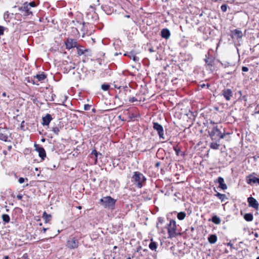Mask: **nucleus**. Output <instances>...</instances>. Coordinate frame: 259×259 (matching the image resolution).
Instances as JSON below:
<instances>
[{
    "mask_svg": "<svg viewBox=\"0 0 259 259\" xmlns=\"http://www.w3.org/2000/svg\"><path fill=\"white\" fill-rule=\"evenodd\" d=\"M176 222L175 221L171 220L169 223L167 225V231L169 235L168 238H174L176 237L179 233L176 232Z\"/></svg>",
    "mask_w": 259,
    "mask_h": 259,
    "instance_id": "obj_4",
    "label": "nucleus"
},
{
    "mask_svg": "<svg viewBox=\"0 0 259 259\" xmlns=\"http://www.w3.org/2000/svg\"><path fill=\"white\" fill-rule=\"evenodd\" d=\"M8 137L7 131L0 130V140L7 142L8 141Z\"/></svg>",
    "mask_w": 259,
    "mask_h": 259,
    "instance_id": "obj_19",
    "label": "nucleus"
},
{
    "mask_svg": "<svg viewBox=\"0 0 259 259\" xmlns=\"http://www.w3.org/2000/svg\"><path fill=\"white\" fill-rule=\"evenodd\" d=\"M211 123H213V124H214V122H212V121H211Z\"/></svg>",
    "mask_w": 259,
    "mask_h": 259,
    "instance_id": "obj_61",
    "label": "nucleus"
},
{
    "mask_svg": "<svg viewBox=\"0 0 259 259\" xmlns=\"http://www.w3.org/2000/svg\"><path fill=\"white\" fill-rule=\"evenodd\" d=\"M227 246H230L231 248H232L233 246V245L231 243L229 242L227 243Z\"/></svg>",
    "mask_w": 259,
    "mask_h": 259,
    "instance_id": "obj_45",
    "label": "nucleus"
},
{
    "mask_svg": "<svg viewBox=\"0 0 259 259\" xmlns=\"http://www.w3.org/2000/svg\"><path fill=\"white\" fill-rule=\"evenodd\" d=\"M218 239L217 236L215 234H211L208 237V241L210 244L215 243Z\"/></svg>",
    "mask_w": 259,
    "mask_h": 259,
    "instance_id": "obj_20",
    "label": "nucleus"
},
{
    "mask_svg": "<svg viewBox=\"0 0 259 259\" xmlns=\"http://www.w3.org/2000/svg\"><path fill=\"white\" fill-rule=\"evenodd\" d=\"M142 249V247H141V246H140L139 247H138V248L137 251V252H139V250H140V249Z\"/></svg>",
    "mask_w": 259,
    "mask_h": 259,
    "instance_id": "obj_47",
    "label": "nucleus"
},
{
    "mask_svg": "<svg viewBox=\"0 0 259 259\" xmlns=\"http://www.w3.org/2000/svg\"><path fill=\"white\" fill-rule=\"evenodd\" d=\"M35 150L38 152L39 156L42 160H44L45 158L46 157V153L44 148L36 145H35Z\"/></svg>",
    "mask_w": 259,
    "mask_h": 259,
    "instance_id": "obj_13",
    "label": "nucleus"
},
{
    "mask_svg": "<svg viewBox=\"0 0 259 259\" xmlns=\"http://www.w3.org/2000/svg\"><path fill=\"white\" fill-rule=\"evenodd\" d=\"M28 181V179L27 178L24 179L23 178H20L18 180V182L20 184H22L25 182V180Z\"/></svg>",
    "mask_w": 259,
    "mask_h": 259,
    "instance_id": "obj_35",
    "label": "nucleus"
},
{
    "mask_svg": "<svg viewBox=\"0 0 259 259\" xmlns=\"http://www.w3.org/2000/svg\"><path fill=\"white\" fill-rule=\"evenodd\" d=\"M124 55L128 56L131 59H133L135 62H138L139 61V58L134 55V54L132 52L130 53L129 55H128L127 53H125Z\"/></svg>",
    "mask_w": 259,
    "mask_h": 259,
    "instance_id": "obj_26",
    "label": "nucleus"
},
{
    "mask_svg": "<svg viewBox=\"0 0 259 259\" xmlns=\"http://www.w3.org/2000/svg\"><path fill=\"white\" fill-rule=\"evenodd\" d=\"M205 61L206 63H207L208 65H210V64L209 63H208V61L207 60L205 59Z\"/></svg>",
    "mask_w": 259,
    "mask_h": 259,
    "instance_id": "obj_48",
    "label": "nucleus"
},
{
    "mask_svg": "<svg viewBox=\"0 0 259 259\" xmlns=\"http://www.w3.org/2000/svg\"><path fill=\"white\" fill-rule=\"evenodd\" d=\"M46 77V75L44 72H42L41 74L33 76L31 78V81L29 80V81L32 82L33 84L39 85V82H43Z\"/></svg>",
    "mask_w": 259,
    "mask_h": 259,
    "instance_id": "obj_6",
    "label": "nucleus"
},
{
    "mask_svg": "<svg viewBox=\"0 0 259 259\" xmlns=\"http://www.w3.org/2000/svg\"><path fill=\"white\" fill-rule=\"evenodd\" d=\"M137 101H138L137 99L135 97H132V98H130L129 99V102L131 103H133V102Z\"/></svg>",
    "mask_w": 259,
    "mask_h": 259,
    "instance_id": "obj_36",
    "label": "nucleus"
},
{
    "mask_svg": "<svg viewBox=\"0 0 259 259\" xmlns=\"http://www.w3.org/2000/svg\"><path fill=\"white\" fill-rule=\"evenodd\" d=\"M160 164V162H156L155 164V167H158L159 166Z\"/></svg>",
    "mask_w": 259,
    "mask_h": 259,
    "instance_id": "obj_44",
    "label": "nucleus"
},
{
    "mask_svg": "<svg viewBox=\"0 0 259 259\" xmlns=\"http://www.w3.org/2000/svg\"><path fill=\"white\" fill-rule=\"evenodd\" d=\"M11 148V146L9 147V149H10Z\"/></svg>",
    "mask_w": 259,
    "mask_h": 259,
    "instance_id": "obj_57",
    "label": "nucleus"
},
{
    "mask_svg": "<svg viewBox=\"0 0 259 259\" xmlns=\"http://www.w3.org/2000/svg\"><path fill=\"white\" fill-rule=\"evenodd\" d=\"M149 51L150 52H153L154 51L152 48H150L149 49Z\"/></svg>",
    "mask_w": 259,
    "mask_h": 259,
    "instance_id": "obj_46",
    "label": "nucleus"
},
{
    "mask_svg": "<svg viewBox=\"0 0 259 259\" xmlns=\"http://www.w3.org/2000/svg\"><path fill=\"white\" fill-rule=\"evenodd\" d=\"M255 236L256 237H257V236H258V235H257V234L256 233L255 234Z\"/></svg>",
    "mask_w": 259,
    "mask_h": 259,
    "instance_id": "obj_56",
    "label": "nucleus"
},
{
    "mask_svg": "<svg viewBox=\"0 0 259 259\" xmlns=\"http://www.w3.org/2000/svg\"><path fill=\"white\" fill-rule=\"evenodd\" d=\"M186 213L185 212H180L178 213L177 218L179 220H183L186 217Z\"/></svg>",
    "mask_w": 259,
    "mask_h": 259,
    "instance_id": "obj_29",
    "label": "nucleus"
},
{
    "mask_svg": "<svg viewBox=\"0 0 259 259\" xmlns=\"http://www.w3.org/2000/svg\"><path fill=\"white\" fill-rule=\"evenodd\" d=\"M227 8H228V6L226 4H224L221 7V10L223 12H225L227 11Z\"/></svg>",
    "mask_w": 259,
    "mask_h": 259,
    "instance_id": "obj_34",
    "label": "nucleus"
},
{
    "mask_svg": "<svg viewBox=\"0 0 259 259\" xmlns=\"http://www.w3.org/2000/svg\"><path fill=\"white\" fill-rule=\"evenodd\" d=\"M164 222V219L162 217L158 218V223H157V227L158 228L159 224H162Z\"/></svg>",
    "mask_w": 259,
    "mask_h": 259,
    "instance_id": "obj_33",
    "label": "nucleus"
},
{
    "mask_svg": "<svg viewBox=\"0 0 259 259\" xmlns=\"http://www.w3.org/2000/svg\"><path fill=\"white\" fill-rule=\"evenodd\" d=\"M149 247L152 250H156L157 248V243L151 240V242L149 244Z\"/></svg>",
    "mask_w": 259,
    "mask_h": 259,
    "instance_id": "obj_27",
    "label": "nucleus"
},
{
    "mask_svg": "<svg viewBox=\"0 0 259 259\" xmlns=\"http://www.w3.org/2000/svg\"><path fill=\"white\" fill-rule=\"evenodd\" d=\"M246 181L249 185L253 184L259 185V178L254 177L252 174L249 175L246 177Z\"/></svg>",
    "mask_w": 259,
    "mask_h": 259,
    "instance_id": "obj_12",
    "label": "nucleus"
},
{
    "mask_svg": "<svg viewBox=\"0 0 259 259\" xmlns=\"http://www.w3.org/2000/svg\"><path fill=\"white\" fill-rule=\"evenodd\" d=\"M218 182L219 184V188L224 190L227 189V186L225 183L224 180L222 177H219L218 178Z\"/></svg>",
    "mask_w": 259,
    "mask_h": 259,
    "instance_id": "obj_15",
    "label": "nucleus"
},
{
    "mask_svg": "<svg viewBox=\"0 0 259 259\" xmlns=\"http://www.w3.org/2000/svg\"><path fill=\"white\" fill-rule=\"evenodd\" d=\"M2 96L3 97H6V93L5 92H4L3 94H2Z\"/></svg>",
    "mask_w": 259,
    "mask_h": 259,
    "instance_id": "obj_49",
    "label": "nucleus"
},
{
    "mask_svg": "<svg viewBox=\"0 0 259 259\" xmlns=\"http://www.w3.org/2000/svg\"><path fill=\"white\" fill-rule=\"evenodd\" d=\"M78 240L74 237H72L67 241L66 246L70 249H75L78 247Z\"/></svg>",
    "mask_w": 259,
    "mask_h": 259,
    "instance_id": "obj_7",
    "label": "nucleus"
},
{
    "mask_svg": "<svg viewBox=\"0 0 259 259\" xmlns=\"http://www.w3.org/2000/svg\"><path fill=\"white\" fill-rule=\"evenodd\" d=\"M256 259H259V256H257Z\"/></svg>",
    "mask_w": 259,
    "mask_h": 259,
    "instance_id": "obj_59",
    "label": "nucleus"
},
{
    "mask_svg": "<svg viewBox=\"0 0 259 259\" xmlns=\"http://www.w3.org/2000/svg\"><path fill=\"white\" fill-rule=\"evenodd\" d=\"M15 7H17L18 10L21 12V15L25 17H27L29 15L32 16L33 15L32 12L31 11V10H29L28 8L27 2L24 3L21 6H18Z\"/></svg>",
    "mask_w": 259,
    "mask_h": 259,
    "instance_id": "obj_5",
    "label": "nucleus"
},
{
    "mask_svg": "<svg viewBox=\"0 0 259 259\" xmlns=\"http://www.w3.org/2000/svg\"><path fill=\"white\" fill-rule=\"evenodd\" d=\"M223 131H224V129ZM208 133L211 140L215 141H219L220 139L225 138L226 135L229 134L228 133H225L224 132L222 133L218 126H214Z\"/></svg>",
    "mask_w": 259,
    "mask_h": 259,
    "instance_id": "obj_1",
    "label": "nucleus"
},
{
    "mask_svg": "<svg viewBox=\"0 0 259 259\" xmlns=\"http://www.w3.org/2000/svg\"><path fill=\"white\" fill-rule=\"evenodd\" d=\"M2 218L3 221L5 223H8L10 221V217L7 214H3L2 216Z\"/></svg>",
    "mask_w": 259,
    "mask_h": 259,
    "instance_id": "obj_28",
    "label": "nucleus"
},
{
    "mask_svg": "<svg viewBox=\"0 0 259 259\" xmlns=\"http://www.w3.org/2000/svg\"><path fill=\"white\" fill-rule=\"evenodd\" d=\"M146 180L145 176L139 171H135L132 178V181L137 188H141Z\"/></svg>",
    "mask_w": 259,
    "mask_h": 259,
    "instance_id": "obj_2",
    "label": "nucleus"
},
{
    "mask_svg": "<svg viewBox=\"0 0 259 259\" xmlns=\"http://www.w3.org/2000/svg\"><path fill=\"white\" fill-rule=\"evenodd\" d=\"M17 198H18V199L19 200H21L22 198V195L21 194H18L17 195Z\"/></svg>",
    "mask_w": 259,
    "mask_h": 259,
    "instance_id": "obj_41",
    "label": "nucleus"
},
{
    "mask_svg": "<svg viewBox=\"0 0 259 259\" xmlns=\"http://www.w3.org/2000/svg\"><path fill=\"white\" fill-rule=\"evenodd\" d=\"M228 74H232V72L228 73Z\"/></svg>",
    "mask_w": 259,
    "mask_h": 259,
    "instance_id": "obj_60",
    "label": "nucleus"
},
{
    "mask_svg": "<svg viewBox=\"0 0 259 259\" xmlns=\"http://www.w3.org/2000/svg\"><path fill=\"white\" fill-rule=\"evenodd\" d=\"M170 35V33L169 30L167 28H164L161 31V36L162 37L168 39L169 38Z\"/></svg>",
    "mask_w": 259,
    "mask_h": 259,
    "instance_id": "obj_16",
    "label": "nucleus"
},
{
    "mask_svg": "<svg viewBox=\"0 0 259 259\" xmlns=\"http://www.w3.org/2000/svg\"><path fill=\"white\" fill-rule=\"evenodd\" d=\"M114 55L117 56V55H118V54L117 53H115Z\"/></svg>",
    "mask_w": 259,
    "mask_h": 259,
    "instance_id": "obj_55",
    "label": "nucleus"
},
{
    "mask_svg": "<svg viewBox=\"0 0 259 259\" xmlns=\"http://www.w3.org/2000/svg\"><path fill=\"white\" fill-rule=\"evenodd\" d=\"M253 218V215L251 213H245L244 215V219L247 222H250L252 221Z\"/></svg>",
    "mask_w": 259,
    "mask_h": 259,
    "instance_id": "obj_22",
    "label": "nucleus"
},
{
    "mask_svg": "<svg viewBox=\"0 0 259 259\" xmlns=\"http://www.w3.org/2000/svg\"><path fill=\"white\" fill-rule=\"evenodd\" d=\"M35 170L36 171H37V170H38V168L37 167H36V168H35Z\"/></svg>",
    "mask_w": 259,
    "mask_h": 259,
    "instance_id": "obj_54",
    "label": "nucleus"
},
{
    "mask_svg": "<svg viewBox=\"0 0 259 259\" xmlns=\"http://www.w3.org/2000/svg\"><path fill=\"white\" fill-rule=\"evenodd\" d=\"M127 259H131V258L130 257H128V258H127Z\"/></svg>",
    "mask_w": 259,
    "mask_h": 259,
    "instance_id": "obj_58",
    "label": "nucleus"
},
{
    "mask_svg": "<svg viewBox=\"0 0 259 259\" xmlns=\"http://www.w3.org/2000/svg\"><path fill=\"white\" fill-rule=\"evenodd\" d=\"M116 200L110 196H106L100 199L102 205L105 207L113 209Z\"/></svg>",
    "mask_w": 259,
    "mask_h": 259,
    "instance_id": "obj_3",
    "label": "nucleus"
},
{
    "mask_svg": "<svg viewBox=\"0 0 259 259\" xmlns=\"http://www.w3.org/2000/svg\"><path fill=\"white\" fill-rule=\"evenodd\" d=\"M247 202L248 203L249 206L251 207L256 210L258 209L259 203L255 198L252 197H249L247 198Z\"/></svg>",
    "mask_w": 259,
    "mask_h": 259,
    "instance_id": "obj_9",
    "label": "nucleus"
},
{
    "mask_svg": "<svg viewBox=\"0 0 259 259\" xmlns=\"http://www.w3.org/2000/svg\"><path fill=\"white\" fill-rule=\"evenodd\" d=\"M231 32L233 34V35L232 36V38L235 37L237 39H239L242 37L243 34L241 30L236 29L231 31Z\"/></svg>",
    "mask_w": 259,
    "mask_h": 259,
    "instance_id": "obj_14",
    "label": "nucleus"
},
{
    "mask_svg": "<svg viewBox=\"0 0 259 259\" xmlns=\"http://www.w3.org/2000/svg\"><path fill=\"white\" fill-rule=\"evenodd\" d=\"M211 221L215 224L219 225L221 223V220L217 215H214L211 218Z\"/></svg>",
    "mask_w": 259,
    "mask_h": 259,
    "instance_id": "obj_24",
    "label": "nucleus"
},
{
    "mask_svg": "<svg viewBox=\"0 0 259 259\" xmlns=\"http://www.w3.org/2000/svg\"><path fill=\"white\" fill-rule=\"evenodd\" d=\"M222 95L227 101H230L233 97V92L230 89H225L222 91Z\"/></svg>",
    "mask_w": 259,
    "mask_h": 259,
    "instance_id": "obj_10",
    "label": "nucleus"
},
{
    "mask_svg": "<svg viewBox=\"0 0 259 259\" xmlns=\"http://www.w3.org/2000/svg\"><path fill=\"white\" fill-rule=\"evenodd\" d=\"M65 43L66 49L68 50H70L75 47L76 48V47L77 46V41L74 39L68 38L67 39Z\"/></svg>",
    "mask_w": 259,
    "mask_h": 259,
    "instance_id": "obj_11",
    "label": "nucleus"
},
{
    "mask_svg": "<svg viewBox=\"0 0 259 259\" xmlns=\"http://www.w3.org/2000/svg\"><path fill=\"white\" fill-rule=\"evenodd\" d=\"M91 107V106L89 104H85L84 105V110H89Z\"/></svg>",
    "mask_w": 259,
    "mask_h": 259,
    "instance_id": "obj_37",
    "label": "nucleus"
},
{
    "mask_svg": "<svg viewBox=\"0 0 259 259\" xmlns=\"http://www.w3.org/2000/svg\"><path fill=\"white\" fill-rule=\"evenodd\" d=\"M27 5L29 10H31V7H35L36 6V4L34 2H31L30 3L27 2Z\"/></svg>",
    "mask_w": 259,
    "mask_h": 259,
    "instance_id": "obj_31",
    "label": "nucleus"
},
{
    "mask_svg": "<svg viewBox=\"0 0 259 259\" xmlns=\"http://www.w3.org/2000/svg\"><path fill=\"white\" fill-rule=\"evenodd\" d=\"M242 71L243 72H247L248 71V68L246 66H243L242 67Z\"/></svg>",
    "mask_w": 259,
    "mask_h": 259,
    "instance_id": "obj_40",
    "label": "nucleus"
},
{
    "mask_svg": "<svg viewBox=\"0 0 259 259\" xmlns=\"http://www.w3.org/2000/svg\"><path fill=\"white\" fill-rule=\"evenodd\" d=\"M153 127L156 131L160 138L164 139L163 126L158 122H153Z\"/></svg>",
    "mask_w": 259,
    "mask_h": 259,
    "instance_id": "obj_8",
    "label": "nucleus"
},
{
    "mask_svg": "<svg viewBox=\"0 0 259 259\" xmlns=\"http://www.w3.org/2000/svg\"><path fill=\"white\" fill-rule=\"evenodd\" d=\"M52 131L56 135H58L59 133L60 132V128L59 127H54L52 128Z\"/></svg>",
    "mask_w": 259,
    "mask_h": 259,
    "instance_id": "obj_32",
    "label": "nucleus"
},
{
    "mask_svg": "<svg viewBox=\"0 0 259 259\" xmlns=\"http://www.w3.org/2000/svg\"><path fill=\"white\" fill-rule=\"evenodd\" d=\"M214 142L210 143V147L213 149H218L220 147V144L218 143V141H213Z\"/></svg>",
    "mask_w": 259,
    "mask_h": 259,
    "instance_id": "obj_25",
    "label": "nucleus"
},
{
    "mask_svg": "<svg viewBox=\"0 0 259 259\" xmlns=\"http://www.w3.org/2000/svg\"><path fill=\"white\" fill-rule=\"evenodd\" d=\"M52 118L51 115L49 114H47L45 117H42V123L44 125H48L52 120Z\"/></svg>",
    "mask_w": 259,
    "mask_h": 259,
    "instance_id": "obj_17",
    "label": "nucleus"
},
{
    "mask_svg": "<svg viewBox=\"0 0 259 259\" xmlns=\"http://www.w3.org/2000/svg\"><path fill=\"white\" fill-rule=\"evenodd\" d=\"M92 154L94 155L97 158L98 154V152L96 150H94L92 152Z\"/></svg>",
    "mask_w": 259,
    "mask_h": 259,
    "instance_id": "obj_39",
    "label": "nucleus"
},
{
    "mask_svg": "<svg viewBox=\"0 0 259 259\" xmlns=\"http://www.w3.org/2000/svg\"><path fill=\"white\" fill-rule=\"evenodd\" d=\"M76 49L77 51V54L79 56L85 54L86 53L89 51V49H84L82 46H77Z\"/></svg>",
    "mask_w": 259,
    "mask_h": 259,
    "instance_id": "obj_18",
    "label": "nucleus"
},
{
    "mask_svg": "<svg viewBox=\"0 0 259 259\" xmlns=\"http://www.w3.org/2000/svg\"><path fill=\"white\" fill-rule=\"evenodd\" d=\"M48 229V228H42L40 231H42L44 233H46V231H47Z\"/></svg>",
    "mask_w": 259,
    "mask_h": 259,
    "instance_id": "obj_43",
    "label": "nucleus"
},
{
    "mask_svg": "<svg viewBox=\"0 0 259 259\" xmlns=\"http://www.w3.org/2000/svg\"><path fill=\"white\" fill-rule=\"evenodd\" d=\"M110 86L109 84H103L101 85V89L104 91H107L110 89Z\"/></svg>",
    "mask_w": 259,
    "mask_h": 259,
    "instance_id": "obj_30",
    "label": "nucleus"
},
{
    "mask_svg": "<svg viewBox=\"0 0 259 259\" xmlns=\"http://www.w3.org/2000/svg\"><path fill=\"white\" fill-rule=\"evenodd\" d=\"M42 218L45 220V223H47L51 220L52 216L51 214H49L45 211L43 213Z\"/></svg>",
    "mask_w": 259,
    "mask_h": 259,
    "instance_id": "obj_21",
    "label": "nucleus"
},
{
    "mask_svg": "<svg viewBox=\"0 0 259 259\" xmlns=\"http://www.w3.org/2000/svg\"><path fill=\"white\" fill-rule=\"evenodd\" d=\"M8 12H7V13H5L4 14V19H6L9 16V14L8 13Z\"/></svg>",
    "mask_w": 259,
    "mask_h": 259,
    "instance_id": "obj_42",
    "label": "nucleus"
},
{
    "mask_svg": "<svg viewBox=\"0 0 259 259\" xmlns=\"http://www.w3.org/2000/svg\"><path fill=\"white\" fill-rule=\"evenodd\" d=\"M4 259H9V256L8 255H6L4 256Z\"/></svg>",
    "mask_w": 259,
    "mask_h": 259,
    "instance_id": "obj_50",
    "label": "nucleus"
},
{
    "mask_svg": "<svg viewBox=\"0 0 259 259\" xmlns=\"http://www.w3.org/2000/svg\"><path fill=\"white\" fill-rule=\"evenodd\" d=\"M4 27L0 26V36L4 34Z\"/></svg>",
    "mask_w": 259,
    "mask_h": 259,
    "instance_id": "obj_38",
    "label": "nucleus"
},
{
    "mask_svg": "<svg viewBox=\"0 0 259 259\" xmlns=\"http://www.w3.org/2000/svg\"><path fill=\"white\" fill-rule=\"evenodd\" d=\"M214 195L218 197L221 200L222 202L224 201L225 200L227 199V197L225 194H221L219 192H217V193Z\"/></svg>",
    "mask_w": 259,
    "mask_h": 259,
    "instance_id": "obj_23",
    "label": "nucleus"
},
{
    "mask_svg": "<svg viewBox=\"0 0 259 259\" xmlns=\"http://www.w3.org/2000/svg\"><path fill=\"white\" fill-rule=\"evenodd\" d=\"M144 251H147V249H144Z\"/></svg>",
    "mask_w": 259,
    "mask_h": 259,
    "instance_id": "obj_62",
    "label": "nucleus"
},
{
    "mask_svg": "<svg viewBox=\"0 0 259 259\" xmlns=\"http://www.w3.org/2000/svg\"><path fill=\"white\" fill-rule=\"evenodd\" d=\"M114 87L115 88H118V89H120V87H117L116 85H114Z\"/></svg>",
    "mask_w": 259,
    "mask_h": 259,
    "instance_id": "obj_51",
    "label": "nucleus"
},
{
    "mask_svg": "<svg viewBox=\"0 0 259 259\" xmlns=\"http://www.w3.org/2000/svg\"><path fill=\"white\" fill-rule=\"evenodd\" d=\"M125 17L126 18H130V16L129 15H125Z\"/></svg>",
    "mask_w": 259,
    "mask_h": 259,
    "instance_id": "obj_52",
    "label": "nucleus"
},
{
    "mask_svg": "<svg viewBox=\"0 0 259 259\" xmlns=\"http://www.w3.org/2000/svg\"><path fill=\"white\" fill-rule=\"evenodd\" d=\"M3 153L5 155L7 154V152L6 151H4Z\"/></svg>",
    "mask_w": 259,
    "mask_h": 259,
    "instance_id": "obj_53",
    "label": "nucleus"
}]
</instances>
